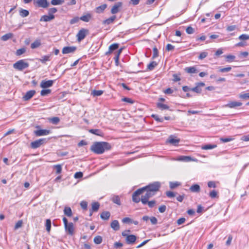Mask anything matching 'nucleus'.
<instances>
[{
    "label": "nucleus",
    "mask_w": 249,
    "mask_h": 249,
    "mask_svg": "<svg viewBox=\"0 0 249 249\" xmlns=\"http://www.w3.org/2000/svg\"><path fill=\"white\" fill-rule=\"evenodd\" d=\"M107 7V5L106 4H103L97 7L95 9V12L98 14L101 13L103 12Z\"/></svg>",
    "instance_id": "nucleus-24"
},
{
    "label": "nucleus",
    "mask_w": 249,
    "mask_h": 249,
    "mask_svg": "<svg viewBox=\"0 0 249 249\" xmlns=\"http://www.w3.org/2000/svg\"><path fill=\"white\" fill-rule=\"evenodd\" d=\"M166 207L165 205H161L159 208V211L160 213H163L165 212Z\"/></svg>",
    "instance_id": "nucleus-63"
},
{
    "label": "nucleus",
    "mask_w": 249,
    "mask_h": 249,
    "mask_svg": "<svg viewBox=\"0 0 249 249\" xmlns=\"http://www.w3.org/2000/svg\"><path fill=\"white\" fill-rule=\"evenodd\" d=\"M79 19H80V18L75 17L73 18H72L71 19V20L70 21V23L71 24H74L75 23H77L78 22V21L79 20Z\"/></svg>",
    "instance_id": "nucleus-53"
},
{
    "label": "nucleus",
    "mask_w": 249,
    "mask_h": 249,
    "mask_svg": "<svg viewBox=\"0 0 249 249\" xmlns=\"http://www.w3.org/2000/svg\"><path fill=\"white\" fill-rule=\"evenodd\" d=\"M242 103L240 102L237 101H232L230 102L228 104L225 105V107H228L229 108H235L237 107H240L242 106Z\"/></svg>",
    "instance_id": "nucleus-14"
},
{
    "label": "nucleus",
    "mask_w": 249,
    "mask_h": 249,
    "mask_svg": "<svg viewBox=\"0 0 249 249\" xmlns=\"http://www.w3.org/2000/svg\"><path fill=\"white\" fill-rule=\"evenodd\" d=\"M217 147L216 144H206L202 146V149L203 150H209L213 149Z\"/></svg>",
    "instance_id": "nucleus-34"
},
{
    "label": "nucleus",
    "mask_w": 249,
    "mask_h": 249,
    "mask_svg": "<svg viewBox=\"0 0 249 249\" xmlns=\"http://www.w3.org/2000/svg\"><path fill=\"white\" fill-rule=\"evenodd\" d=\"M54 168L56 169V173L59 174L61 173L62 166L60 164L54 165Z\"/></svg>",
    "instance_id": "nucleus-46"
},
{
    "label": "nucleus",
    "mask_w": 249,
    "mask_h": 249,
    "mask_svg": "<svg viewBox=\"0 0 249 249\" xmlns=\"http://www.w3.org/2000/svg\"><path fill=\"white\" fill-rule=\"evenodd\" d=\"M103 93V91L102 90H93L91 92V95L93 96H99L101 95Z\"/></svg>",
    "instance_id": "nucleus-36"
},
{
    "label": "nucleus",
    "mask_w": 249,
    "mask_h": 249,
    "mask_svg": "<svg viewBox=\"0 0 249 249\" xmlns=\"http://www.w3.org/2000/svg\"><path fill=\"white\" fill-rule=\"evenodd\" d=\"M65 229L67 232L70 235H72L74 232V226L72 222L69 223L67 226H65Z\"/></svg>",
    "instance_id": "nucleus-13"
},
{
    "label": "nucleus",
    "mask_w": 249,
    "mask_h": 249,
    "mask_svg": "<svg viewBox=\"0 0 249 249\" xmlns=\"http://www.w3.org/2000/svg\"><path fill=\"white\" fill-rule=\"evenodd\" d=\"M145 194L142 196L141 201L143 204H146L148 202V200L155 194L149 190H145Z\"/></svg>",
    "instance_id": "nucleus-6"
},
{
    "label": "nucleus",
    "mask_w": 249,
    "mask_h": 249,
    "mask_svg": "<svg viewBox=\"0 0 249 249\" xmlns=\"http://www.w3.org/2000/svg\"><path fill=\"white\" fill-rule=\"evenodd\" d=\"M191 90H192L195 92H196L197 93H200L201 92V89L197 85L196 87L192 88L191 89Z\"/></svg>",
    "instance_id": "nucleus-56"
},
{
    "label": "nucleus",
    "mask_w": 249,
    "mask_h": 249,
    "mask_svg": "<svg viewBox=\"0 0 249 249\" xmlns=\"http://www.w3.org/2000/svg\"><path fill=\"white\" fill-rule=\"evenodd\" d=\"M64 214L67 216L71 217L72 214V211L70 207H65L64 210Z\"/></svg>",
    "instance_id": "nucleus-30"
},
{
    "label": "nucleus",
    "mask_w": 249,
    "mask_h": 249,
    "mask_svg": "<svg viewBox=\"0 0 249 249\" xmlns=\"http://www.w3.org/2000/svg\"><path fill=\"white\" fill-rule=\"evenodd\" d=\"M54 15H43L41 17L39 20L40 21L48 22L54 19Z\"/></svg>",
    "instance_id": "nucleus-17"
},
{
    "label": "nucleus",
    "mask_w": 249,
    "mask_h": 249,
    "mask_svg": "<svg viewBox=\"0 0 249 249\" xmlns=\"http://www.w3.org/2000/svg\"><path fill=\"white\" fill-rule=\"evenodd\" d=\"M88 34L89 30L88 29L82 28L80 30L76 35L78 41L80 42L84 39Z\"/></svg>",
    "instance_id": "nucleus-5"
},
{
    "label": "nucleus",
    "mask_w": 249,
    "mask_h": 249,
    "mask_svg": "<svg viewBox=\"0 0 249 249\" xmlns=\"http://www.w3.org/2000/svg\"><path fill=\"white\" fill-rule=\"evenodd\" d=\"M185 221V218H184V217H181V218H179L178 220H177V224L178 225H180L183 223H184Z\"/></svg>",
    "instance_id": "nucleus-64"
},
{
    "label": "nucleus",
    "mask_w": 249,
    "mask_h": 249,
    "mask_svg": "<svg viewBox=\"0 0 249 249\" xmlns=\"http://www.w3.org/2000/svg\"><path fill=\"white\" fill-rule=\"evenodd\" d=\"M76 50V47L75 46H67L64 47L62 51L63 54H68L72 53Z\"/></svg>",
    "instance_id": "nucleus-11"
},
{
    "label": "nucleus",
    "mask_w": 249,
    "mask_h": 249,
    "mask_svg": "<svg viewBox=\"0 0 249 249\" xmlns=\"http://www.w3.org/2000/svg\"><path fill=\"white\" fill-rule=\"evenodd\" d=\"M209 196L212 198H215L217 196V192L215 190H213L209 193Z\"/></svg>",
    "instance_id": "nucleus-51"
},
{
    "label": "nucleus",
    "mask_w": 249,
    "mask_h": 249,
    "mask_svg": "<svg viewBox=\"0 0 249 249\" xmlns=\"http://www.w3.org/2000/svg\"><path fill=\"white\" fill-rule=\"evenodd\" d=\"M26 52V49L25 48H22L17 50L16 52V55L19 56L24 53Z\"/></svg>",
    "instance_id": "nucleus-38"
},
{
    "label": "nucleus",
    "mask_w": 249,
    "mask_h": 249,
    "mask_svg": "<svg viewBox=\"0 0 249 249\" xmlns=\"http://www.w3.org/2000/svg\"><path fill=\"white\" fill-rule=\"evenodd\" d=\"M53 81L52 80H42L40 83V87L43 89H46L47 88L51 87L53 86Z\"/></svg>",
    "instance_id": "nucleus-10"
},
{
    "label": "nucleus",
    "mask_w": 249,
    "mask_h": 249,
    "mask_svg": "<svg viewBox=\"0 0 249 249\" xmlns=\"http://www.w3.org/2000/svg\"><path fill=\"white\" fill-rule=\"evenodd\" d=\"M64 2V0H52L51 3L53 5H60Z\"/></svg>",
    "instance_id": "nucleus-39"
},
{
    "label": "nucleus",
    "mask_w": 249,
    "mask_h": 249,
    "mask_svg": "<svg viewBox=\"0 0 249 249\" xmlns=\"http://www.w3.org/2000/svg\"><path fill=\"white\" fill-rule=\"evenodd\" d=\"M13 36H14V35L13 33H7V34L2 36L1 37V40H2L3 41H6L8 40V39L12 38Z\"/></svg>",
    "instance_id": "nucleus-25"
},
{
    "label": "nucleus",
    "mask_w": 249,
    "mask_h": 249,
    "mask_svg": "<svg viewBox=\"0 0 249 249\" xmlns=\"http://www.w3.org/2000/svg\"><path fill=\"white\" fill-rule=\"evenodd\" d=\"M41 45V41L39 39L36 40L31 45V48L32 49H36L38 48Z\"/></svg>",
    "instance_id": "nucleus-29"
},
{
    "label": "nucleus",
    "mask_w": 249,
    "mask_h": 249,
    "mask_svg": "<svg viewBox=\"0 0 249 249\" xmlns=\"http://www.w3.org/2000/svg\"><path fill=\"white\" fill-rule=\"evenodd\" d=\"M126 242L128 244H132L136 240V236L134 235H128L125 239Z\"/></svg>",
    "instance_id": "nucleus-15"
},
{
    "label": "nucleus",
    "mask_w": 249,
    "mask_h": 249,
    "mask_svg": "<svg viewBox=\"0 0 249 249\" xmlns=\"http://www.w3.org/2000/svg\"><path fill=\"white\" fill-rule=\"evenodd\" d=\"M157 107L161 110L168 109L169 108V106L167 105L160 103L157 104Z\"/></svg>",
    "instance_id": "nucleus-37"
},
{
    "label": "nucleus",
    "mask_w": 249,
    "mask_h": 249,
    "mask_svg": "<svg viewBox=\"0 0 249 249\" xmlns=\"http://www.w3.org/2000/svg\"><path fill=\"white\" fill-rule=\"evenodd\" d=\"M51 92V90L49 89H42L41 91L40 94L41 96H45Z\"/></svg>",
    "instance_id": "nucleus-47"
},
{
    "label": "nucleus",
    "mask_w": 249,
    "mask_h": 249,
    "mask_svg": "<svg viewBox=\"0 0 249 249\" xmlns=\"http://www.w3.org/2000/svg\"><path fill=\"white\" fill-rule=\"evenodd\" d=\"M110 200L115 204L120 206L121 204L120 197L118 196H113Z\"/></svg>",
    "instance_id": "nucleus-23"
},
{
    "label": "nucleus",
    "mask_w": 249,
    "mask_h": 249,
    "mask_svg": "<svg viewBox=\"0 0 249 249\" xmlns=\"http://www.w3.org/2000/svg\"><path fill=\"white\" fill-rule=\"evenodd\" d=\"M152 117L157 121L159 122H162L163 121V118H160L159 116L155 114H152Z\"/></svg>",
    "instance_id": "nucleus-57"
},
{
    "label": "nucleus",
    "mask_w": 249,
    "mask_h": 249,
    "mask_svg": "<svg viewBox=\"0 0 249 249\" xmlns=\"http://www.w3.org/2000/svg\"><path fill=\"white\" fill-rule=\"evenodd\" d=\"M239 97L241 99H249V92H242L239 95Z\"/></svg>",
    "instance_id": "nucleus-42"
},
{
    "label": "nucleus",
    "mask_w": 249,
    "mask_h": 249,
    "mask_svg": "<svg viewBox=\"0 0 249 249\" xmlns=\"http://www.w3.org/2000/svg\"><path fill=\"white\" fill-rule=\"evenodd\" d=\"M157 65V63L155 61H152L147 65V70L149 71L153 70Z\"/></svg>",
    "instance_id": "nucleus-35"
},
{
    "label": "nucleus",
    "mask_w": 249,
    "mask_h": 249,
    "mask_svg": "<svg viewBox=\"0 0 249 249\" xmlns=\"http://www.w3.org/2000/svg\"><path fill=\"white\" fill-rule=\"evenodd\" d=\"M238 38L241 40H249V35L247 34H242L239 36Z\"/></svg>",
    "instance_id": "nucleus-48"
},
{
    "label": "nucleus",
    "mask_w": 249,
    "mask_h": 249,
    "mask_svg": "<svg viewBox=\"0 0 249 249\" xmlns=\"http://www.w3.org/2000/svg\"><path fill=\"white\" fill-rule=\"evenodd\" d=\"M180 183L178 182H170V187L171 189H174L177 186H179Z\"/></svg>",
    "instance_id": "nucleus-52"
},
{
    "label": "nucleus",
    "mask_w": 249,
    "mask_h": 249,
    "mask_svg": "<svg viewBox=\"0 0 249 249\" xmlns=\"http://www.w3.org/2000/svg\"><path fill=\"white\" fill-rule=\"evenodd\" d=\"M46 227L47 231L49 232L51 228V221L50 219H47L46 221Z\"/></svg>",
    "instance_id": "nucleus-41"
},
{
    "label": "nucleus",
    "mask_w": 249,
    "mask_h": 249,
    "mask_svg": "<svg viewBox=\"0 0 249 249\" xmlns=\"http://www.w3.org/2000/svg\"><path fill=\"white\" fill-rule=\"evenodd\" d=\"M19 14L22 18L27 17L29 15V12L27 10L20 8L19 11Z\"/></svg>",
    "instance_id": "nucleus-27"
},
{
    "label": "nucleus",
    "mask_w": 249,
    "mask_h": 249,
    "mask_svg": "<svg viewBox=\"0 0 249 249\" xmlns=\"http://www.w3.org/2000/svg\"><path fill=\"white\" fill-rule=\"evenodd\" d=\"M83 177V173L81 172H76L74 175L75 178H80Z\"/></svg>",
    "instance_id": "nucleus-62"
},
{
    "label": "nucleus",
    "mask_w": 249,
    "mask_h": 249,
    "mask_svg": "<svg viewBox=\"0 0 249 249\" xmlns=\"http://www.w3.org/2000/svg\"><path fill=\"white\" fill-rule=\"evenodd\" d=\"M50 120L52 123L54 124H57L60 121V119L58 117H53Z\"/></svg>",
    "instance_id": "nucleus-45"
},
{
    "label": "nucleus",
    "mask_w": 249,
    "mask_h": 249,
    "mask_svg": "<svg viewBox=\"0 0 249 249\" xmlns=\"http://www.w3.org/2000/svg\"><path fill=\"white\" fill-rule=\"evenodd\" d=\"M185 71L189 73H195L197 71L196 69L194 67H186Z\"/></svg>",
    "instance_id": "nucleus-31"
},
{
    "label": "nucleus",
    "mask_w": 249,
    "mask_h": 249,
    "mask_svg": "<svg viewBox=\"0 0 249 249\" xmlns=\"http://www.w3.org/2000/svg\"><path fill=\"white\" fill-rule=\"evenodd\" d=\"M158 56V50L157 48L154 47L153 48V55H152V58L153 59L155 58Z\"/></svg>",
    "instance_id": "nucleus-58"
},
{
    "label": "nucleus",
    "mask_w": 249,
    "mask_h": 249,
    "mask_svg": "<svg viewBox=\"0 0 249 249\" xmlns=\"http://www.w3.org/2000/svg\"><path fill=\"white\" fill-rule=\"evenodd\" d=\"M143 189L140 188L135 191L132 195V200L135 203H139L141 199H140V195L143 193Z\"/></svg>",
    "instance_id": "nucleus-4"
},
{
    "label": "nucleus",
    "mask_w": 249,
    "mask_h": 249,
    "mask_svg": "<svg viewBox=\"0 0 249 249\" xmlns=\"http://www.w3.org/2000/svg\"><path fill=\"white\" fill-rule=\"evenodd\" d=\"M91 14L89 13H88L86 15L81 16L80 18V19L83 21L88 22L91 19Z\"/></svg>",
    "instance_id": "nucleus-18"
},
{
    "label": "nucleus",
    "mask_w": 249,
    "mask_h": 249,
    "mask_svg": "<svg viewBox=\"0 0 249 249\" xmlns=\"http://www.w3.org/2000/svg\"><path fill=\"white\" fill-rule=\"evenodd\" d=\"M186 32L188 34H192L194 33V29L191 26L188 27L186 29Z\"/></svg>",
    "instance_id": "nucleus-55"
},
{
    "label": "nucleus",
    "mask_w": 249,
    "mask_h": 249,
    "mask_svg": "<svg viewBox=\"0 0 249 249\" xmlns=\"http://www.w3.org/2000/svg\"><path fill=\"white\" fill-rule=\"evenodd\" d=\"M116 18V16H112L111 17H110L109 18H108L106 20H104L103 21V24H107V25L110 24L112 23L115 20Z\"/></svg>",
    "instance_id": "nucleus-26"
},
{
    "label": "nucleus",
    "mask_w": 249,
    "mask_h": 249,
    "mask_svg": "<svg viewBox=\"0 0 249 249\" xmlns=\"http://www.w3.org/2000/svg\"><path fill=\"white\" fill-rule=\"evenodd\" d=\"M160 187V182L157 181L151 183L148 185L141 188L143 189V192H144L145 190H148L155 194L156 192H157L159 190Z\"/></svg>",
    "instance_id": "nucleus-3"
},
{
    "label": "nucleus",
    "mask_w": 249,
    "mask_h": 249,
    "mask_svg": "<svg viewBox=\"0 0 249 249\" xmlns=\"http://www.w3.org/2000/svg\"><path fill=\"white\" fill-rule=\"evenodd\" d=\"M36 91L34 90H31L27 91L23 98L25 101H27L30 99L35 94Z\"/></svg>",
    "instance_id": "nucleus-16"
},
{
    "label": "nucleus",
    "mask_w": 249,
    "mask_h": 249,
    "mask_svg": "<svg viewBox=\"0 0 249 249\" xmlns=\"http://www.w3.org/2000/svg\"><path fill=\"white\" fill-rule=\"evenodd\" d=\"M123 5L122 2H118L116 3L112 7L111 10V13L112 14L117 13L119 11V9L122 7Z\"/></svg>",
    "instance_id": "nucleus-12"
},
{
    "label": "nucleus",
    "mask_w": 249,
    "mask_h": 249,
    "mask_svg": "<svg viewBox=\"0 0 249 249\" xmlns=\"http://www.w3.org/2000/svg\"><path fill=\"white\" fill-rule=\"evenodd\" d=\"M208 186L209 188H214L216 187V184L214 181H210L208 182Z\"/></svg>",
    "instance_id": "nucleus-60"
},
{
    "label": "nucleus",
    "mask_w": 249,
    "mask_h": 249,
    "mask_svg": "<svg viewBox=\"0 0 249 249\" xmlns=\"http://www.w3.org/2000/svg\"><path fill=\"white\" fill-rule=\"evenodd\" d=\"M102 242V238L100 236H96L94 238V242L96 244H100Z\"/></svg>",
    "instance_id": "nucleus-44"
},
{
    "label": "nucleus",
    "mask_w": 249,
    "mask_h": 249,
    "mask_svg": "<svg viewBox=\"0 0 249 249\" xmlns=\"http://www.w3.org/2000/svg\"><path fill=\"white\" fill-rule=\"evenodd\" d=\"M29 66V63L23 59L19 60L13 64V68L19 71H22Z\"/></svg>",
    "instance_id": "nucleus-2"
},
{
    "label": "nucleus",
    "mask_w": 249,
    "mask_h": 249,
    "mask_svg": "<svg viewBox=\"0 0 249 249\" xmlns=\"http://www.w3.org/2000/svg\"><path fill=\"white\" fill-rule=\"evenodd\" d=\"M57 10L55 7L51 8L48 10V14L51 15H53V14L57 12Z\"/></svg>",
    "instance_id": "nucleus-54"
},
{
    "label": "nucleus",
    "mask_w": 249,
    "mask_h": 249,
    "mask_svg": "<svg viewBox=\"0 0 249 249\" xmlns=\"http://www.w3.org/2000/svg\"><path fill=\"white\" fill-rule=\"evenodd\" d=\"M100 204L98 202H94L92 204V211L96 212L99 208Z\"/></svg>",
    "instance_id": "nucleus-40"
},
{
    "label": "nucleus",
    "mask_w": 249,
    "mask_h": 249,
    "mask_svg": "<svg viewBox=\"0 0 249 249\" xmlns=\"http://www.w3.org/2000/svg\"><path fill=\"white\" fill-rule=\"evenodd\" d=\"M50 55H44L40 59V61L43 63H45L46 61H50Z\"/></svg>",
    "instance_id": "nucleus-43"
},
{
    "label": "nucleus",
    "mask_w": 249,
    "mask_h": 249,
    "mask_svg": "<svg viewBox=\"0 0 249 249\" xmlns=\"http://www.w3.org/2000/svg\"><path fill=\"white\" fill-rule=\"evenodd\" d=\"M119 47V44L117 43H114L110 45L108 52L106 53V54L107 55L111 53L113 51L117 50Z\"/></svg>",
    "instance_id": "nucleus-20"
},
{
    "label": "nucleus",
    "mask_w": 249,
    "mask_h": 249,
    "mask_svg": "<svg viewBox=\"0 0 249 249\" xmlns=\"http://www.w3.org/2000/svg\"><path fill=\"white\" fill-rule=\"evenodd\" d=\"M89 132L95 134L97 136L102 135V131L100 129H91L89 130Z\"/></svg>",
    "instance_id": "nucleus-32"
},
{
    "label": "nucleus",
    "mask_w": 249,
    "mask_h": 249,
    "mask_svg": "<svg viewBox=\"0 0 249 249\" xmlns=\"http://www.w3.org/2000/svg\"><path fill=\"white\" fill-rule=\"evenodd\" d=\"M176 160L178 161L189 162L193 160L192 159L190 156H181L178 157Z\"/></svg>",
    "instance_id": "nucleus-21"
},
{
    "label": "nucleus",
    "mask_w": 249,
    "mask_h": 249,
    "mask_svg": "<svg viewBox=\"0 0 249 249\" xmlns=\"http://www.w3.org/2000/svg\"><path fill=\"white\" fill-rule=\"evenodd\" d=\"M22 220H19L18 221L15 226V229H18L19 228H20L21 226H22Z\"/></svg>",
    "instance_id": "nucleus-61"
},
{
    "label": "nucleus",
    "mask_w": 249,
    "mask_h": 249,
    "mask_svg": "<svg viewBox=\"0 0 249 249\" xmlns=\"http://www.w3.org/2000/svg\"><path fill=\"white\" fill-rule=\"evenodd\" d=\"M51 133L50 130L38 129L34 131V133L36 136H46Z\"/></svg>",
    "instance_id": "nucleus-9"
},
{
    "label": "nucleus",
    "mask_w": 249,
    "mask_h": 249,
    "mask_svg": "<svg viewBox=\"0 0 249 249\" xmlns=\"http://www.w3.org/2000/svg\"><path fill=\"white\" fill-rule=\"evenodd\" d=\"M110 226L111 228L115 231H118L120 229L119 223L116 220L112 221L111 223Z\"/></svg>",
    "instance_id": "nucleus-19"
},
{
    "label": "nucleus",
    "mask_w": 249,
    "mask_h": 249,
    "mask_svg": "<svg viewBox=\"0 0 249 249\" xmlns=\"http://www.w3.org/2000/svg\"><path fill=\"white\" fill-rule=\"evenodd\" d=\"M110 216V213L109 212H107V211H105V212H103L101 214V218L103 219V220H107L109 219V217Z\"/></svg>",
    "instance_id": "nucleus-28"
},
{
    "label": "nucleus",
    "mask_w": 249,
    "mask_h": 249,
    "mask_svg": "<svg viewBox=\"0 0 249 249\" xmlns=\"http://www.w3.org/2000/svg\"><path fill=\"white\" fill-rule=\"evenodd\" d=\"M208 54V53L206 52H201L198 56V59L202 60V59L205 58V57H206L207 56Z\"/></svg>",
    "instance_id": "nucleus-49"
},
{
    "label": "nucleus",
    "mask_w": 249,
    "mask_h": 249,
    "mask_svg": "<svg viewBox=\"0 0 249 249\" xmlns=\"http://www.w3.org/2000/svg\"><path fill=\"white\" fill-rule=\"evenodd\" d=\"M168 141L170 143L172 144L173 145H177L178 143L179 140L174 139L173 137H170L168 139Z\"/></svg>",
    "instance_id": "nucleus-33"
},
{
    "label": "nucleus",
    "mask_w": 249,
    "mask_h": 249,
    "mask_svg": "<svg viewBox=\"0 0 249 249\" xmlns=\"http://www.w3.org/2000/svg\"><path fill=\"white\" fill-rule=\"evenodd\" d=\"M190 190L192 192L198 193L200 191V188L199 185L195 184L190 187Z\"/></svg>",
    "instance_id": "nucleus-22"
},
{
    "label": "nucleus",
    "mask_w": 249,
    "mask_h": 249,
    "mask_svg": "<svg viewBox=\"0 0 249 249\" xmlns=\"http://www.w3.org/2000/svg\"><path fill=\"white\" fill-rule=\"evenodd\" d=\"M80 206L82 209L84 210H86L88 206L87 202L85 201H82L80 203Z\"/></svg>",
    "instance_id": "nucleus-59"
},
{
    "label": "nucleus",
    "mask_w": 249,
    "mask_h": 249,
    "mask_svg": "<svg viewBox=\"0 0 249 249\" xmlns=\"http://www.w3.org/2000/svg\"><path fill=\"white\" fill-rule=\"evenodd\" d=\"M34 4L39 7L46 8L49 6V3L47 0H34Z\"/></svg>",
    "instance_id": "nucleus-8"
},
{
    "label": "nucleus",
    "mask_w": 249,
    "mask_h": 249,
    "mask_svg": "<svg viewBox=\"0 0 249 249\" xmlns=\"http://www.w3.org/2000/svg\"><path fill=\"white\" fill-rule=\"evenodd\" d=\"M111 146L108 142H96L91 145L90 150L96 154H101L106 150H109Z\"/></svg>",
    "instance_id": "nucleus-1"
},
{
    "label": "nucleus",
    "mask_w": 249,
    "mask_h": 249,
    "mask_svg": "<svg viewBox=\"0 0 249 249\" xmlns=\"http://www.w3.org/2000/svg\"><path fill=\"white\" fill-rule=\"evenodd\" d=\"M46 142V139L45 138L37 140L31 143V147L33 149L37 148L44 143Z\"/></svg>",
    "instance_id": "nucleus-7"
},
{
    "label": "nucleus",
    "mask_w": 249,
    "mask_h": 249,
    "mask_svg": "<svg viewBox=\"0 0 249 249\" xmlns=\"http://www.w3.org/2000/svg\"><path fill=\"white\" fill-rule=\"evenodd\" d=\"M231 70V67H228L226 68H219V71L221 72H229Z\"/></svg>",
    "instance_id": "nucleus-50"
}]
</instances>
